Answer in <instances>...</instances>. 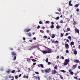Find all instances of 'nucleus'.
I'll return each mask as SVG.
<instances>
[{
	"label": "nucleus",
	"instance_id": "obj_1",
	"mask_svg": "<svg viewBox=\"0 0 80 80\" xmlns=\"http://www.w3.org/2000/svg\"><path fill=\"white\" fill-rule=\"evenodd\" d=\"M42 53H43V54H46L47 53H52V49H50L49 48H47V49L46 50V51L45 50H40Z\"/></svg>",
	"mask_w": 80,
	"mask_h": 80
},
{
	"label": "nucleus",
	"instance_id": "obj_2",
	"mask_svg": "<svg viewBox=\"0 0 80 80\" xmlns=\"http://www.w3.org/2000/svg\"><path fill=\"white\" fill-rule=\"evenodd\" d=\"M65 62L63 63V65H67L68 63V62H70V59H66L65 60Z\"/></svg>",
	"mask_w": 80,
	"mask_h": 80
},
{
	"label": "nucleus",
	"instance_id": "obj_3",
	"mask_svg": "<svg viewBox=\"0 0 80 80\" xmlns=\"http://www.w3.org/2000/svg\"><path fill=\"white\" fill-rule=\"evenodd\" d=\"M65 47L66 49H68L69 48V45L68 44H65Z\"/></svg>",
	"mask_w": 80,
	"mask_h": 80
},
{
	"label": "nucleus",
	"instance_id": "obj_4",
	"mask_svg": "<svg viewBox=\"0 0 80 80\" xmlns=\"http://www.w3.org/2000/svg\"><path fill=\"white\" fill-rule=\"evenodd\" d=\"M11 55L12 56H15V55H16L17 54L14 52H11Z\"/></svg>",
	"mask_w": 80,
	"mask_h": 80
},
{
	"label": "nucleus",
	"instance_id": "obj_5",
	"mask_svg": "<svg viewBox=\"0 0 80 80\" xmlns=\"http://www.w3.org/2000/svg\"><path fill=\"white\" fill-rule=\"evenodd\" d=\"M57 73V72L56 71V70H52V74H55Z\"/></svg>",
	"mask_w": 80,
	"mask_h": 80
},
{
	"label": "nucleus",
	"instance_id": "obj_6",
	"mask_svg": "<svg viewBox=\"0 0 80 80\" xmlns=\"http://www.w3.org/2000/svg\"><path fill=\"white\" fill-rule=\"evenodd\" d=\"M72 3V1L70 0L69 1V5L71 7H72L73 6V4Z\"/></svg>",
	"mask_w": 80,
	"mask_h": 80
},
{
	"label": "nucleus",
	"instance_id": "obj_7",
	"mask_svg": "<svg viewBox=\"0 0 80 80\" xmlns=\"http://www.w3.org/2000/svg\"><path fill=\"white\" fill-rule=\"evenodd\" d=\"M30 29H25L24 30V32H30Z\"/></svg>",
	"mask_w": 80,
	"mask_h": 80
},
{
	"label": "nucleus",
	"instance_id": "obj_8",
	"mask_svg": "<svg viewBox=\"0 0 80 80\" xmlns=\"http://www.w3.org/2000/svg\"><path fill=\"white\" fill-rule=\"evenodd\" d=\"M27 35H28L29 37H31L32 36V34H31V33L29 32L28 33H27L26 34Z\"/></svg>",
	"mask_w": 80,
	"mask_h": 80
},
{
	"label": "nucleus",
	"instance_id": "obj_9",
	"mask_svg": "<svg viewBox=\"0 0 80 80\" xmlns=\"http://www.w3.org/2000/svg\"><path fill=\"white\" fill-rule=\"evenodd\" d=\"M75 32H77V33H79V30L78 29H75Z\"/></svg>",
	"mask_w": 80,
	"mask_h": 80
},
{
	"label": "nucleus",
	"instance_id": "obj_10",
	"mask_svg": "<svg viewBox=\"0 0 80 80\" xmlns=\"http://www.w3.org/2000/svg\"><path fill=\"white\" fill-rule=\"evenodd\" d=\"M73 52L74 54V55H77V50L74 51Z\"/></svg>",
	"mask_w": 80,
	"mask_h": 80
},
{
	"label": "nucleus",
	"instance_id": "obj_11",
	"mask_svg": "<svg viewBox=\"0 0 80 80\" xmlns=\"http://www.w3.org/2000/svg\"><path fill=\"white\" fill-rule=\"evenodd\" d=\"M77 68V66H76V65H73L72 66V68L73 69H75V68Z\"/></svg>",
	"mask_w": 80,
	"mask_h": 80
},
{
	"label": "nucleus",
	"instance_id": "obj_12",
	"mask_svg": "<svg viewBox=\"0 0 80 80\" xmlns=\"http://www.w3.org/2000/svg\"><path fill=\"white\" fill-rule=\"evenodd\" d=\"M74 62L75 63H78L79 62V60H75L74 61Z\"/></svg>",
	"mask_w": 80,
	"mask_h": 80
},
{
	"label": "nucleus",
	"instance_id": "obj_13",
	"mask_svg": "<svg viewBox=\"0 0 80 80\" xmlns=\"http://www.w3.org/2000/svg\"><path fill=\"white\" fill-rule=\"evenodd\" d=\"M56 28H57V29H59V28H60V26L58 25L56 26Z\"/></svg>",
	"mask_w": 80,
	"mask_h": 80
},
{
	"label": "nucleus",
	"instance_id": "obj_14",
	"mask_svg": "<svg viewBox=\"0 0 80 80\" xmlns=\"http://www.w3.org/2000/svg\"><path fill=\"white\" fill-rule=\"evenodd\" d=\"M17 58V57H16V56H15L13 58V60L14 61H15V60H16V58Z\"/></svg>",
	"mask_w": 80,
	"mask_h": 80
},
{
	"label": "nucleus",
	"instance_id": "obj_15",
	"mask_svg": "<svg viewBox=\"0 0 80 80\" xmlns=\"http://www.w3.org/2000/svg\"><path fill=\"white\" fill-rule=\"evenodd\" d=\"M68 39H70V41H71V40H72V38H71V37L70 36H68Z\"/></svg>",
	"mask_w": 80,
	"mask_h": 80
},
{
	"label": "nucleus",
	"instance_id": "obj_16",
	"mask_svg": "<svg viewBox=\"0 0 80 80\" xmlns=\"http://www.w3.org/2000/svg\"><path fill=\"white\" fill-rule=\"evenodd\" d=\"M51 28H54V26L53 25H51L50 27Z\"/></svg>",
	"mask_w": 80,
	"mask_h": 80
},
{
	"label": "nucleus",
	"instance_id": "obj_17",
	"mask_svg": "<svg viewBox=\"0 0 80 80\" xmlns=\"http://www.w3.org/2000/svg\"><path fill=\"white\" fill-rule=\"evenodd\" d=\"M78 5H79L78 4H77L76 5H75L74 7H75L76 8H77L78 7Z\"/></svg>",
	"mask_w": 80,
	"mask_h": 80
},
{
	"label": "nucleus",
	"instance_id": "obj_18",
	"mask_svg": "<svg viewBox=\"0 0 80 80\" xmlns=\"http://www.w3.org/2000/svg\"><path fill=\"white\" fill-rule=\"evenodd\" d=\"M74 44V42H71V45L72 46V45H73Z\"/></svg>",
	"mask_w": 80,
	"mask_h": 80
},
{
	"label": "nucleus",
	"instance_id": "obj_19",
	"mask_svg": "<svg viewBox=\"0 0 80 80\" xmlns=\"http://www.w3.org/2000/svg\"><path fill=\"white\" fill-rule=\"evenodd\" d=\"M15 72V70H13L11 71V73H14Z\"/></svg>",
	"mask_w": 80,
	"mask_h": 80
},
{
	"label": "nucleus",
	"instance_id": "obj_20",
	"mask_svg": "<svg viewBox=\"0 0 80 80\" xmlns=\"http://www.w3.org/2000/svg\"><path fill=\"white\" fill-rule=\"evenodd\" d=\"M48 58H47L46 59V62L47 63H48Z\"/></svg>",
	"mask_w": 80,
	"mask_h": 80
},
{
	"label": "nucleus",
	"instance_id": "obj_21",
	"mask_svg": "<svg viewBox=\"0 0 80 80\" xmlns=\"http://www.w3.org/2000/svg\"><path fill=\"white\" fill-rule=\"evenodd\" d=\"M27 62H30V58H28L27 60Z\"/></svg>",
	"mask_w": 80,
	"mask_h": 80
},
{
	"label": "nucleus",
	"instance_id": "obj_22",
	"mask_svg": "<svg viewBox=\"0 0 80 80\" xmlns=\"http://www.w3.org/2000/svg\"><path fill=\"white\" fill-rule=\"evenodd\" d=\"M55 13L56 14H60V13H61V12H60V13H59L58 12H55Z\"/></svg>",
	"mask_w": 80,
	"mask_h": 80
},
{
	"label": "nucleus",
	"instance_id": "obj_23",
	"mask_svg": "<svg viewBox=\"0 0 80 80\" xmlns=\"http://www.w3.org/2000/svg\"><path fill=\"white\" fill-rule=\"evenodd\" d=\"M45 72H46V73H49L48 70H47V69L45 70Z\"/></svg>",
	"mask_w": 80,
	"mask_h": 80
},
{
	"label": "nucleus",
	"instance_id": "obj_24",
	"mask_svg": "<svg viewBox=\"0 0 80 80\" xmlns=\"http://www.w3.org/2000/svg\"><path fill=\"white\" fill-rule=\"evenodd\" d=\"M54 43H58V41L57 40L55 41Z\"/></svg>",
	"mask_w": 80,
	"mask_h": 80
},
{
	"label": "nucleus",
	"instance_id": "obj_25",
	"mask_svg": "<svg viewBox=\"0 0 80 80\" xmlns=\"http://www.w3.org/2000/svg\"><path fill=\"white\" fill-rule=\"evenodd\" d=\"M58 10L59 11V12H61V8H59L58 9Z\"/></svg>",
	"mask_w": 80,
	"mask_h": 80
},
{
	"label": "nucleus",
	"instance_id": "obj_26",
	"mask_svg": "<svg viewBox=\"0 0 80 80\" xmlns=\"http://www.w3.org/2000/svg\"><path fill=\"white\" fill-rule=\"evenodd\" d=\"M59 18V17H57L55 18V19H56V20H58Z\"/></svg>",
	"mask_w": 80,
	"mask_h": 80
},
{
	"label": "nucleus",
	"instance_id": "obj_27",
	"mask_svg": "<svg viewBox=\"0 0 80 80\" xmlns=\"http://www.w3.org/2000/svg\"><path fill=\"white\" fill-rule=\"evenodd\" d=\"M33 48H37V46H32Z\"/></svg>",
	"mask_w": 80,
	"mask_h": 80
},
{
	"label": "nucleus",
	"instance_id": "obj_28",
	"mask_svg": "<svg viewBox=\"0 0 80 80\" xmlns=\"http://www.w3.org/2000/svg\"><path fill=\"white\" fill-rule=\"evenodd\" d=\"M62 72H63V73H65V71L64 70H62L61 71Z\"/></svg>",
	"mask_w": 80,
	"mask_h": 80
},
{
	"label": "nucleus",
	"instance_id": "obj_29",
	"mask_svg": "<svg viewBox=\"0 0 80 80\" xmlns=\"http://www.w3.org/2000/svg\"><path fill=\"white\" fill-rule=\"evenodd\" d=\"M54 69H55L56 70H57V66H55L54 67Z\"/></svg>",
	"mask_w": 80,
	"mask_h": 80
},
{
	"label": "nucleus",
	"instance_id": "obj_30",
	"mask_svg": "<svg viewBox=\"0 0 80 80\" xmlns=\"http://www.w3.org/2000/svg\"><path fill=\"white\" fill-rule=\"evenodd\" d=\"M52 38H55V35H52Z\"/></svg>",
	"mask_w": 80,
	"mask_h": 80
},
{
	"label": "nucleus",
	"instance_id": "obj_31",
	"mask_svg": "<svg viewBox=\"0 0 80 80\" xmlns=\"http://www.w3.org/2000/svg\"><path fill=\"white\" fill-rule=\"evenodd\" d=\"M63 36V34L62 33H61V37H62Z\"/></svg>",
	"mask_w": 80,
	"mask_h": 80
},
{
	"label": "nucleus",
	"instance_id": "obj_32",
	"mask_svg": "<svg viewBox=\"0 0 80 80\" xmlns=\"http://www.w3.org/2000/svg\"><path fill=\"white\" fill-rule=\"evenodd\" d=\"M74 78L76 79V80H78V78H77V77H74Z\"/></svg>",
	"mask_w": 80,
	"mask_h": 80
},
{
	"label": "nucleus",
	"instance_id": "obj_33",
	"mask_svg": "<svg viewBox=\"0 0 80 80\" xmlns=\"http://www.w3.org/2000/svg\"><path fill=\"white\" fill-rule=\"evenodd\" d=\"M66 52L67 53H69V52L68 51V50H66Z\"/></svg>",
	"mask_w": 80,
	"mask_h": 80
},
{
	"label": "nucleus",
	"instance_id": "obj_34",
	"mask_svg": "<svg viewBox=\"0 0 80 80\" xmlns=\"http://www.w3.org/2000/svg\"><path fill=\"white\" fill-rule=\"evenodd\" d=\"M59 76H60V77L61 79H63V77H62V75H61L60 74Z\"/></svg>",
	"mask_w": 80,
	"mask_h": 80
},
{
	"label": "nucleus",
	"instance_id": "obj_35",
	"mask_svg": "<svg viewBox=\"0 0 80 80\" xmlns=\"http://www.w3.org/2000/svg\"><path fill=\"white\" fill-rule=\"evenodd\" d=\"M45 23H48V24L49 23V21H46V22Z\"/></svg>",
	"mask_w": 80,
	"mask_h": 80
},
{
	"label": "nucleus",
	"instance_id": "obj_36",
	"mask_svg": "<svg viewBox=\"0 0 80 80\" xmlns=\"http://www.w3.org/2000/svg\"><path fill=\"white\" fill-rule=\"evenodd\" d=\"M67 30H68V31H70V28H68L67 29Z\"/></svg>",
	"mask_w": 80,
	"mask_h": 80
},
{
	"label": "nucleus",
	"instance_id": "obj_37",
	"mask_svg": "<svg viewBox=\"0 0 80 80\" xmlns=\"http://www.w3.org/2000/svg\"><path fill=\"white\" fill-rule=\"evenodd\" d=\"M41 66V67L42 68H43V65L42 64H40Z\"/></svg>",
	"mask_w": 80,
	"mask_h": 80
},
{
	"label": "nucleus",
	"instance_id": "obj_38",
	"mask_svg": "<svg viewBox=\"0 0 80 80\" xmlns=\"http://www.w3.org/2000/svg\"><path fill=\"white\" fill-rule=\"evenodd\" d=\"M35 73L36 74H37V75H38V74H39V72H35Z\"/></svg>",
	"mask_w": 80,
	"mask_h": 80
},
{
	"label": "nucleus",
	"instance_id": "obj_39",
	"mask_svg": "<svg viewBox=\"0 0 80 80\" xmlns=\"http://www.w3.org/2000/svg\"><path fill=\"white\" fill-rule=\"evenodd\" d=\"M32 62H36V60L35 59H32Z\"/></svg>",
	"mask_w": 80,
	"mask_h": 80
},
{
	"label": "nucleus",
	"instance_id": "obj_40",
	"mask_svg": "<svg viewBox=\"0 0 80 80\" xmlns=\"http://www.w3.org/2000/svg\"><path fill=\"white\" fill-rule=\"evenodd\" d=\"M9 78H13V77L11 76H9L8 77Z\"/></svg>",
	"mask_w": 80,
	"mask_h": 80
},
{
	"label": "nucleus",
	"instance_id": "obj_41",
	"mask_svg": "<svg viewBox=\"0 0 80 80\" xmlns=\"http://www.w3.org/2000/svg\"><path fill=\"white\" fill-rule=\"evenodd\" d=\"M10 70L6 71L7 73H10Z\"/></svg>",
	"mask_w": 80,
	"mask_h": 80
},
{
	"label": "nucleus",
	"instance_id": "obj_42",
	"mask_svg": "<svg viewBox=\"0 0 80 80\" xmlns=\"http://www.w3.org/2000/svg\"><path fill=\"white\" fill-rule=\"evenodd\" d=\"M33 49V47L32 46L31 47L29 48V50H32Z\"/></svg>",
	"mask_w": 80,
	"mask_h": 80
},
{
	"label": "nucleus",
	"instance_id": "obj_43",
	"mask_svg": "<svg viewBox=\"0 0 80 80\" xmlns=\"http://www.w3.org/2000/svg\"><path fill=\"white\" fill-rule=\"evenodd\" d=\"M76 11H77V12H79V9H78V8H77V9H76Z\"/></svg>",
	"mask_w": 80,
	"mask_h": 80
},
{
	"label": "nucleus",
	"instance_id": "obj_44",
	"mask_svg": "<svg viewBox=\"0 0 80 80\" xmlns=\"http://www.w3.org/2000/svg\"><path fill=\"white\" fill-rule=\"evenodd\" d=\"M47 33H50V32H49V31L48 30H47Z\"/></svg>",
	"mask_w": 80,
	"mask_h": 80
},
{
	"label": "nucleus",
	"instance_id": "obj_45",
	"mask_svg": "<svg viewBox=\"0 0 80 80\" xmlns=\"http://www.w3.org/2000/svg\"><path fill=\"white\" fill-rule=\"evenodd\" d=\"M70 73L71 75H73V72L72 71L70 72Z\"/></svg>",
	"mask_w": 80,
	"mask_h": 80
},
{
	"label": "nucleus",
	"instance_id": "obj_46",
	"mask_svg": "<svg viewBox=\"0 0 80 80\" xmlns=\"http://www.w3.org/2000/svg\"><path fill=\"white\" fill-rule=\"evenodd\" d=\"M60 23H63V21L62 20H61L60 21Z\"/></svg>",
	"mask_w": 80,
	"mask_h": 80
},
{
	"label": "nucleus",
	"instance_id": "obj_47",
	"mask_svg": "<svg viewBox=\"0 0 80 80\" xmlns=\"http://www.w3.org/2000/svg\"><path fill=\"white\" fill-rule=\"evenodd\" d=\"M67 35H68V33L67 32L65 35V36H67Z\"/></svg>",
	"mask_w": 80,
	"mask_h": 80
},
{
	"label": "nucleus",
	"instance_id": "obj_48",
	"mask_svg": "<svg viewBox=\"0 0 80 80\" xmlns=\"http://www.w3.org/2000/svg\"><path fill=\"white\" fill-rule=\"evenodd\" d=\"M39 24H42V21H39Z\"/></svg>",
	"mask_w": 80,
	"mask_h": 80
},
{
	"label": "nucleus",
	"instance_id": "obj_49",
	"mask_svg": "<svg viewBox=\"0 0 80 80\" xmlns=\"http://www.w3.org/2000/svg\"><path fill=\"white\" fill-rule=\"evenodd\" d=\"M15 78L16 79H17V78H18V77L17 76H15Z\"/></svg>",
	"mask_w": 80,
	"mask_h": 80
},
{
	"label": "nucleus",
	"instance_id": "obj_50",
	"mask_svg": "<svg viewBox=\"0 0 80 80\" xmlns=\"http://www.w3.org/2000/svg\"><path fill=\"white\" fill-rule=\"evenodd\" d=\"M44 38H47L48 37H47V36H44Z\"/></svg>",
	"mask_w": 80,
	"mask_h": 80
},
{
	"label": "nucleus",
	"instance_id": "obj_51",
	"mask_svg": "<svg viewBox=\"0 0 80 80\" xmlns=\"http://www.w3.org/2000/svg\"><path fill=\"white\" fill-rule=\"evenodd\" d=\"M48 65H50L51 64V62H48Z\"/></svg>",
	"mask_w": 80,
	"mask_h": 80
},
{
	"label": "nucleus",
	"instance_id": "obj_52",
	"mask_svg": "<svg viewBox=\"0 0 80 80\" xmlns=\"http://www.w3.org/2000/svg\"><path fill=\"white\" fill-rule=\"evenodd\" d=\"M23 77L24 78H26V76L25 75H24L23 76Z\"/></svg>",
	"mask_w": 80,
	"mask_h": 80
},
{
	"label": "nucleus",
	"instance_id": "obj_53",
	"mask_svg": "<svg viewBox=\"0 0 80 80\" xmlns=\"http://www.w3.org/2000/svg\"><path fill=\"white\" fill-rule=\"evenodd\" d=\"M40 27L39 26H38V27L37 28L38 29V28H40Z\"/></svg>",
	"mask_w": 80,
	"mask_h": 80
},
{
	"label": "nucleus",
	"instance_id": "obj_54",
	"mask_svg": "<svg viewBox=\"0 0 80 80\" xmlns=\"http://www.w3.org/2000/svg\"><path fill=\"white\" fill-rule=\"evenodd\" d=\"M33 40H36V39H37V38H36L34 37L33 38Z\"/></svg>",
	"mask_w": 80,
	"mask_h": 80
},
{
	"label": "nucleus",
	"instance_id": "obj_55",
	"mask_svg": "<svg viewBox=\"0 0 80 80\" xmlns=\"http://www.w3.org/2000/svg\"><path fill=\"white\" fill-rule=\"evenodd\" d=\"M21 76H22V74H19V77H21Z\"/></svg>",
	"mask_w": 80,
	"mask_h": 80
},
{
	"label": "nucleus",
	"instance_id": "obj_56",
	"mask_svg": "<svg viewBox=\"0 0 80 80\" xmlns=\"http://www.w3.org/2000/svg\"><path fill=\"white\" fill-rule=\"evenodd\" d=\"M36 65V63L35 62L33 64V65Z\"/></svg>",
	"mask_w": 80,
	"mask_h": 80
},
{
	"label": "nucleus",
	"instance_id": "obj_57",
	"mask_svg": "<svg viewBox=\"0 0 80 80\" xmlns=\"http://www.w3.org/2000/svg\"><path fill=\"white\" fill-rule=\"evenodd\" d=\"M66 41H67V42H69V40H68V39H67L66 40Z\"/></svg>",
	"mask_w": 80,
	"mask_h": 80
},
{
	"label": "nucleus",
	"instance_id": "obj_58",
	"mask_svg": "<svg viewBox=\"0 0 80 80\" xmlns=\"http://www.w3.org/2000/svg\"><path fill=\"white\" fill-rule=\"evenodd\" d=\"M69 72H72V69H69Z\"/></svg>",
	"mask_w": 80,
	"mask_h": 80
},
{
	"label": "nucleus",
	"instance_id": "obj_59",
	"mask_svg": "<svg viewBox=\"0 0 80 80\" xmlns=\"http://www.w3.org/2000/svg\"><path fill=\"white\" fill-rule=\"evenodd\" d=\"M26 78H27V79H28V76H26Z\"/></svg>",
	"mask_w": 80,
	"mask_h": 80
},
{
	"label": "nucleus",
	"instance_id": "obj_60",
	"mask_svg": "<svg viewBox=\"0 0 80 80\" xmlns=\"http://www.w3.org/2000/svg\"><path fill=\"white\" fill-rule=\"evenodd\" d=\"M51 24L52 25H53V24H54V22H51Z\"/></svg>",
	"mask_w": 80,
	"mask_h": 80
},
{
	"label": "nucleus",
	"instance_id": "obj_61",
	"mask_svg": "<svg viewBox=\"0 0 80 80\" xmlns=\"http://www.w3.org/2000/svg\"><path fill=\"white\" fill-rule=\"evenodd\" d=\"M61 58H62V60H64V57H62Z\"/></svg>",
	"mask_w": 80,
	"mask_h": 80
},
{
	"label": "nucleus",
	"instance_id": "obj_62",
	"mask_svg": "<svg viewBox=\"0 0 80 80\" xmlns=\"http://www.w3.org/2000/svg\"><path fill=\"white\" fill-rule=\"evenodd\" d=\"M57 58L58 59L59 58V56H57Z\"/></svg>",
	"mask_w": 80,
	"mask_h": 80
},
{
	"label": "nucleus",
	"instance_id": "obj_63",
	"mask_svg": "<svg viewBox=\"0 0 80 80\" xmlns=\"http://www.w3.org/2000/svg\"><path fill=\"white\" fill-rule=\"evenodd\" d=\"M23 39L24 40H25V37L23 38Z\"/></svg>",
	"mask_w": 80,
	"mask_h": 80
},
{
	"label": "nucleus",
	"instance_id": "obj_64",
	"mask_svg": "<svg viewBox=\"0 0 80 80\" xmlns=\"http://www.w3.org/2000/svg\"><path fill=\"white\" fill-rule=\"evenodd\" d=\"M78 68L79 69H80V66H78Z\"/></svg>",
	"mask_w": 80,
	"mask_h": 80
}]
</instances>
